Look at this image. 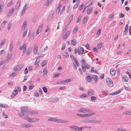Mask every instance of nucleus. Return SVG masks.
<instances>
[{
    "mask_svg": "<svg viewBox=\"0 0 131 131\" xmlns=\"http://www.w3.org/2000/svg\"><path fill=\"white\" fill-rule=\"evenodd\" d=\"M13 4V1L8 3L7 4L6 6L7 7H9L11 6Z\"/></svg>",
    "mask_w": 131,
    "mask_h": 131,
    "instance_id": "43",
    "label": "nucleus"
},
{
    "mask_svg": "<svg viewBox=\"0 0 131 131\" xmlns=\"http://www.w3.org/2000/svg\"><path fill=\"white\" fill-rule=\"evenodd\" d=\"M46 63L45 61H43L41 63V65L42 67H44L46 64Z\"/></svg>",
    "mask_w": 131,
    "mask_h": 131,
    "instance_id": "58",
    "label": "nucleus"
},
{
    "mask_svg": "<svg viewBox=\"0 0 131 131\" xmlns=\"http://www.w3.org/2000/svg\"><path fill=\"white\" fill-rule=\"evenodd\" d=\"M31 49L30 48H28L26 51V53L27 56L29 55L30 53Z\"/></svg>",
    "mask_w": 131,
    "mask_h": 131,
    "instance_id": "34",
    "label": "nucleus"
},
{
    "mask_svg": "<svg viewBox=\"0 0 131 131\" xmlns=\"http://www.w3.org/2000/svg\"><path fill=\"white\" fill-rule=\"evenodd\" d=\"M27 31L25 30V32H24L23 35L22 36L23 38H25V36H26L27 33Z\"/></svg>",
    "mask_w": 131,
    "mask_h": 131,
    "instance_id": "60",
    "label": "nucleus"
},
{
    "mask_svg": "<svg viewBox=\"0 0 131 131\" xmlns=\"http://www.w3.org/2000/svg\"><path fill=\"white\" fill-rule=\"evenodd\" d=\"M4 7V5H1L0 4V13L3 12L2 10Z\"/></svg>",
    "mask_w": 131,
    "mask_h": 131,
    "instance_id": "52",
    "label": "nucleus"
},
{
    "mask_svg": "<svg viewBox=\"0 0 131 131\" xmlns=\"http://www.w3.org/2000/svg\"><path fill=\"white\" fill-rule=\"evenodd\" d=\"M70 128L72 130H74L75 131H82V127H79L77 126H70Z\"/></svg>",
    "mask_w": 131,
    "mask_h": 131,
    "instance_id": "4",
    "label": "nucleus"
},
{
    "mask_svg": "<svg viewBox=\"0 0 131 131\" xmlns=\"http://www.w3.org/2000/svg\"><path fill=\"white\" fill-rule=\"evenodd\" d=\"M78 112L84 113H87L92 112V111H91V110L89 109H88L83 107L81 108L78 111Z\"/></svg>",
    "mask_w": 131,
    "mask_h": 131,
    "instance_id": "2",
    "label": "nucleus"
},
{
    "mask_svg": "<svg viewBox=\"0 0 131 131\" xmlns=\"http://www.w3.org/2000/svg\"><path fill=\"white\" fill-rule=\"evenodd\" d=\"M104 75L103 74L101 75L100 76V79H103L104 78Z\"/></svg>",
    "mask_w": 131,
    "mask_h": 131,
    "instance_id": "64",
    "label": "nucleus"
},
{
    "mask_svg": "<svg viewBox=\"0 0 131 131\" xmlns=\"http://www.w3.org/2000/svg\"><path fill=\"white\" fill-rule=\"evenodd\" d=\"M84 51V50L83 48L80 47L78 48L77 52L79 55H81L83 53Z\"/></svg>",
    "mask_w": 131,
    "mask_h": 131,
    "instance_id": "9",
    "label": "nucleus"
},
{
    "mask_svg": "<svg viewBox=\"0 0 131 131\" xmlns=\"http://www.w3.org/2000/svg\"><path fill=\"white\" fill-rule=\"evenodd\" d=\"M71 79H67L66 80H63L61 81V83H65L67 82H68L71 81Z\"/></svg>",
    "mask_w": 131,
    "mask_h": 131,
    "instance_id": "26",
    "label": "nucleus"
},
{
    "mask_svg": "<svg viewBox=\"0 0 131 131\" xmlns=\"http://www.w3.org/2000/svg\"><path fill=\"white\" fill-rule=\"evenodd\" d=\"M94 93V91L93 90H90L88 92V94L89 96H91Z\"/></svg>",
    "mask_w": 131,
    "mask_h": 131,
    "instance_id": "24",
    "label": "nucleus"
},
{
    "mask_svg": "<svg viewBox=\"0 0 131 131\" xmlns=\"http://www.w3.org/2000/svg\"><path fill=\"white\" fill-rule=\"evenodd\" d=\"M27 23L26 21H24L23 25L22 26V27L25 28V27L27 26Z\"/></svg>",
    "mask_w": 131,
    "mask_h": 131,
    "instance_id": "47",
    "label": "nucleus"
},
{
    "mask_svg": "<svg viewBox=\"0 0 131 131\" xmlns=\"http://www.w3.org/2000/svg\"><path fill=\"white\" fill-rule=\"evenodd\" d=\"M91 68V66L86 63L84 64V65H82V68L83 71L84 72H86V69H89Z\"/></svg>",
    "mask_w": 131,
    "mask_h": 131,
    "instance_id": "3",
    "label": "nucleus"
},
{
    "mask_svg": "<svg viewBox=\"0 0 131 131\" xmlns=\"http://www.w3.org/2000/svg\"><path fill=\"white\" fill-rule=\"evenodd\" d=\"M42 89L43 90V91L45 93H46L47 92V89L46 87H43V88H42Z\"/></svg>",
    "mask_w": 131,
    "mask_h": 131,
    "instance_id": "61",
    "label": "nucleus"
},
{
    "mask_svg": "<svg viewBox=\"0 0 131 131\" xmlns=\"http://www.w3.org/2000/svg\"><path fill=\"white\" fill-rule=\"evenodd\" d=\"M77 115L78 116H79L82 117H84V114H77Z\"/></svg>",
    "mask_w": 131,
    "mask_h": 131,
    "instance_id": "62",
    "label": "nucleus"
},
{
    "mask_svg": "<svg viewBox=\"0 0 131 131\" xmlns=\"http://www.w3.org/2000/svg\"><path fill=\"white\" fill-rule=\"evenodd\" d=\"M92 78L95 81H96L98 79V77L96 75H94L93 76Z\"/></svg>",
    "mask_w": 131,
    "mask_h": 131,
    "instance_id": "32",
    "label": "nucleus"
},
{
    "mask_svg": "<svg viewBox=\"0 0 131 131\" xmlns=\"http://www.w3.org/2000/svg\"><path fill=\"white\" fill-rule=\"evenodd\" d=\"M81 15L79 16L77 19V23H79V22L81 21Z\"/></svg>",
    "mask_w": 131,
    "mask_h": 131,
    "instance_id": "39",
    "label": "nucleus"
},
{
    "mask_svg": "<svg viewBox=\"0 0 131 131\" xmlns=\"http://www.w3.org/2000/svg\"><path fill=\"white\" fill-rule=\"evenodd\" d=\"M123 79L125 82H127L128 81V78L127 76L124 75L123 77Z\"/></svg>",
    "mask_w": 131,
    "mask_h": 131,
    "instance_id": "31",
    "label": "nucleus"
},
{
    "mask_svg": "<svg viewBox=\"0 0 131 131\" xmlns=\"http://www.w3.org/2000/svg\"><path fill=\"white\" fill-rule=\"evenodd\" d=\"M54 122L60 123H67L68 122V121L64 120L59 119L55 118Z\"/></svg>",
    "mask_w": 131,
    "mask_h": 131,
    "instance_id": "5",
    "label": "nucleus"
},
{
    "mask_svg": "<svg viewBox=\"0 0 131 131\" xmlns=\"http://www.w3.org/2000/svg\"><path fill=\"white\" fill-rule=\"evenodd\" d=\"M92 8H90L88 9L87 10V13L88 14H89L92 11Z\"/></svg>",
    "mask_w": 131,
    "mask_h": 131,
    "instance_id": "38",
    "label": "nucleus"
},
{
    "mask_svg": "<svg viewBox=\"0 0 131 131\" xmlns=\"http://www.w3.org/2000/svg\"><path fill=\"white\" fill-rule=\"evenodd\" d=\"M79 5V3L77 2L75 4L73 7V8L74 9H75L77 8Z\"/></svg>",
    "mask_w": 131,
    "mask_h": 131,
    "instance_id": "54",
    "label": "nucleus"
},
{
    "mask_svg": "<svg viewBox=\"0 0 131 131\" xmlns=\"http://www.w3.org/2000/svg\"><path fill=\"white\" fill-rule=\"evenodd\" d=\"M30 112L32 114H38V113L34 111H31Z\"/></svg>",
    "mask_w": 131,
    "mask_h": 131,
    "instance_id": "63",
    "label": "nucleus"
},
{
    "mask_svg": "<svg viewBox=\"0 0 131 131\" xmlns=\"http://www.w3.org/2000/svg\"><path fill=\"white\" fill-rule=\"evenodd\" d=\"M24 64H21L17 66L16 67L14 68V70L15 71H19L23 67Z\"/></svg>",
    "mask_w": 131,
    "mask_h": 131,
    "instance_id": "6",
    "label": "nucleus"
},
{
    "mask_svg": "<svg viewBox=\"0 0 131 131\" xmlns=\"http://www.w3.org/2000/svg\"><path fill=\"white\" fill-rule=\"evenodd\" d=\"M21 112H27L28 111V108L27 107H22L21 108Z\"/></svg>",
    "mask_w": 131,
    "mask_h": 131,
    "instance_id": "14",
    "label": "nucleus"
},
{
    "mask_svg": "<svg viewBox=\"0 0 131 131\" xmlns=\"http://www.w3.org/2000/svg\"><path fill=\"white\" fill-rule=\"evenodd\" d=\"M71 45L73 46H75L77 43V40L74 39L73 40H71Z\"/></svg>",
    "mask_w": 131,
    "mask_h": 131,
    "instance_id": "21",
    "label": "nucleus"
},
{
    "mask_svg": "<svg viewBox=\"0 0 131 131\" xmlns=\"http://www.w3.org/2000/svg\"><path fill=\"white\" fill-rule=\"evenodd\" d=\"M73 68L75 70H76L77 68V67H78L77 66V65H75V64L73 62Z\"/></svg>",
    "mask_w": 131,
    "mask_h": 131,
    "instance_id": "50",
    "label": "nucleus"
},
{
    "mask_svg": "<svg viewBox=\"0 0 131 131\" xmlns=\"http://www.w3.org/2000/svg\"><path fill=\"white\" fill-rule=\"evenodd\" d=\"M124 14L122 13H120L119 15V16L120 18H123L124 17Z\"/></svg>",
    "mask_w": 131,
    "mask_h": 131,
    "instance_id": "53",
    "label": "nucleus"
},
{
    "mask_svg": "<svg viewBox=\"0 0 131 131\" xmlns=\"http://www.w3.org/2000/svg\"><path fill=\"white\" fill-rule=\"evenodd\" d=\"M84 4H82L79 7V10H81L83 7L84 6Z\"/></svg>",
    "mask_w": 131,
    "mask_h": 131,
    "instance_id": "57",
    "label": "nucleus"
},
{
    "mask_svg": "<svg viewBox=\"0 0 131 131\" xmlns=\"http://www.w3.org/2000/svg\"><path fill=\"white\" fill-rule=\"evenodd\" d=\"M3 116L4 118H8V117L7 115L5 114L4 113V112H3Z\"/></svg>",
    "mask_w": 131,
    "mask_h": 131,
    "instance_id": "51",
    "label": "nucleus"
},
{
    "mask_svg": "<svg viewBox=\"0 0 131 131\" xmlns=\"http://www.w3.org/2000/svg\"><path fill=\"white\" fill-rule=\"evenodd\" d=\"M12 54L11 53L8 54H7L6 59L7 63H8L9 62L10 60L12 57Z\"/></svg>",
    "mask_w": 131,
    "mask_h": 131,
    "instance_id": "12",
    "label": "nucleus"
},
{
    "mask_svg": "<svg viewBox=\"0 0 131 131\" xmlns=\"http://www.w3.org/2000/svg\"><path fill=\"white\" fill-rule=\"evenodd\" d=\"M101 121H97L96 120L90 119V123H101Z\"/></svg>",
    "mask_w": 131,
    "mask_h": 131,
    "instance_id": "15",
    "label": "nucleus"
},
{
    "mask_svg": "<svg viewBox=\"0 0 131 131\" xmlns=\"http://www.w3.org/2000/svg\"><path fill=\"white\" fill-rule=\"evenodd\" d=\"M38 46L36 45L34 46L33 52L35 54H37Z\"/></svg>",
    "mask_w": 131,
    "mask_h": 131,
    "instance_id": "17",
    "label": "nucleus"
},
{
    "mask_svg": "<svg viewBox=\"0 0 131 131\" xmlns=\"http://www.w3.org/2000/svg\"><path fill=\"white\" fill-rule=\"evenodd\" d=\"M52 1V0H47L45 4V6H48L50 4Z\"/></svg>",
    "mask_w": 131,
    "mask_h": 131,
    "instance_id": "27",
    "label": "nucleus"
},
{
    "mask_svg": "<svg viewBox=\"0 0 131 131\" xmlns=\"http://www.w3.org/2000/svg\"><path fill=\"white\" fill-rule=\"evenodd\" d=\"M86 79L88 82H90L92 80V77L90 76H88L86 78Z\"/></svg>",
    "mask_w": 131,
    "mask_h": 131,
    "instance_id": "23",
    "label": "nucleus"
},
{
    "mask_svg": "<svg viewBox=\"0 0 131 131\" xmlns=\"http://www.w3.org/2000/svg\"><path fill=\"white\" fill-rule=\"evenodd\" d=\"M34 33H32L31 34V35L30 38V40H32L34 38Z\"/></svg>",
    "mask_w": 131,
    "mask_h": 131,
    "instance_id": "48",
    "label": "nucleus"
},
{
    "mask_svg": "<svg viewBox=\"0 0 131 131\" xmlns=\"http://www.w3.org/2000/svg\"><path fill=\"white\" fill-rule=\"evenodd\" d=\"M123 114L127 115H131V111H127L126 112L123 113Z\"/></svg>",
    "mask_w": 131,
    "mask_h": 131,
    "instance_id": "36",
    "label": "nucleus"
},
{
    "mask_svg": "<svg viewBox=\"0 0 131 131\" xmlns=\"http://www.w3.org/2000/svg\"><path fill=\"white\" fill-rule=\"evenodd\" d=\"M71 32L70 31H68L63 37V39L64 40H65L67 39L68 37V36L70 35Z\"/></svg>",
    "mask_w": 131,
    "mask_h": 131,
    "instance_id": "10",
    "label": "nucleus"
},
{
    "mask_svg": "<svg viewBox=\"0 0 131 131\" xmlns=\"http://www.w3.org/2000/svg\"><path fill=\"white\" fill-rule=\"evenodd\" d=\"M122 91V90H119L118 91H117L116 92H115L114 93H111L110 94H109V95H115L116 94H119Z\"/></svg>",
    "mask_w": 131,
    "mask_h": 131,
    "instance_id": "25",
    "label": "nucleus"
},
{
    "mask_svg": "<svg viewBox=\"0 0 131 131\" xmlns=\"http://www.w3.org/2000/svg\"><path fill=\"white\" fill-rule=\"evenodd\" d=\"M22 127L25 128L32 127L33 126L31 124H24L22 125Z\"/></svg>",
    "mask_w": 131,
    "mask_h": 131,
    "instance_id": "11",
    "label": "nucleus"
},
{
    "mask_svg": "<svg viewBox=\"0 0 131 131\" xmlns=\"http://www.w3.org/2000/svg\"><path fill=\"white\" fill-rule=\"evenodd\" d=\"M0 107H2V108H5L6 107H8L6 104H0Z\"/></svg>",
    "mask_w": 131,
    "mask_h": 131,
    "instance_id": "37",
    "label": "nucleus"
},
{
    "mask_svg": "<svg viewBox=\"0 0 131 131\" xmlns=\"http://www.w3.org/2000/svg\"><path fill=\"white\" fill-rule=\"evenodd\" d=\"M43 74L45 75V76L47 75V71L46 69H44L43 71Z\"/></svg>",
    "mask_w": 131,
    "mask_h": 131,
    "instance_id": "35",
    "label": "nucleus"
},
{
    "mask_svg": "<svg viewBox=\"0 0 131 131\" xmlns=\"http://www.w3.org/2000/svg\"><path fill=\"white\" fill-rule=\"evenodd\" d=\"M39 60L37 58L35 62V64L36 65H37L39 63Z\"/></svg>",
    "mask_w": 131,
    "mask_h": 131,
    "instance_id": "44",
    "label": "nucleus"
},
{
    "mask_svg": "<svg viewBox=\"0 0 131 131\" xmlns=\"http://www.w3.org/2000/svg\"><path fill=\"white\" fill-rule=\"evenodd\" d=\"M14 8H12L11 10H10L9 12L7 14V15L8 16H11L13 13L14 11Z\"/></svg>",
    "mask_w": 131,
    "mask_h": 131,
    "instance_id": "20",
    "label": "nucleus"
},
{
    "mask_svg": "<svg viewBox=\"0 0 131 131\" xmlns=\"http://www.w3.org/2000/svg\"><path fill=\"white\" fill-rule=\"evenodd\" d=\"M97 47L99 49H101L102 47V44L101 43H99L97 44Z\"/></svg>",
    "mask_w": 131,
    "mask_h": 131,
    "instance_id": "46",
    "label": "nucleus"
},
{
    "mask_svg": "<svg viewBox=\"0 0 131 131\" xmlns=\"http://www.w3.org/2000/svg\"><path fill=\"white\" fill-rule=\"evenodd\" d=\"M19 116L20 117L24 118H26L28 116L26 114L24 113V112H22V113L20 114Z\"/></svg>",
    "mask_w": 131,
    "mask_h": 131,
    "instance_id": "28",
    "label": "nucleus"
},
{
    "mask_svg": "<svg viewBox=\"0 0 131 131\" xmlns=\"http://www.w3.org/2000/svg\"><path fill=\"white\" fill-rule=\"evenodd\" d=\"M81 127L82 128V129H83L85 128H91V127L90 126H87L85 125V126H83V127Z\"/></svg>",
    "mask_w": 131,
    "mask_h": 131,
    "instance_id": "49",
    "label": "nucleus"
},
{
    "mask_svg": "<svg viewBox=\"0 0 131 131\" xmlns=\"http://www.w3.org/2000/svg\"><path fill=\"white\" fill-rule=\"evenodd\" d=\"M78 29V27H75L73 30V32L74 33H75L77 31Z\"/></svg>",
    "mask_w": 131,
    "mask_h": 131,
    "instance_id": "55",
    "label": "nucleus"
},
{
    "mask_svg": "<svg viewBox=\"0 0 131 131\" xmlns=\"http://www.w3.org/2000/svg\"><path fill=\"white\" fill-rule=\"evenodd\" d=\"M110 73L112 76L114 75L116 73V71L115 70L113 69H111L110 70Z\"/></svg>",
    "mask_w": 131,
    "mask_h": 131,
    "instance_id": "18",
    "label": "nucleus"
},
{
    "mask_svg": "<svg viewBox=\"0 0 131 131\" xmlns=\"http://www.w3.org/2000/svg\"><path fill=\"white\" fill-rule=\"evenodd\" d=\"M7 22V21L6 20H4L2 22V27H4L5 25V24Z\"/></svg>",
    "mask_w": 131,
    "mask_h": 131,
    "instance_id": "56",
    "label": "nucleus"
},
{
    "mask_svg": "<svg viewBox=\"0 0 131 131\" xmlns=\"http://www.w3.org/2000/svg\"><path fill=\"white\" fill-rule=\"evenodd\" d=\"M53 13H51L49 15V18H50V19H51L53 16Z\"/></svg>",
    "mask_w": 131,
    "mask_h": 131,
    "instance_id": "59",
    "label": "nucleus"
},
{
    "mask_svg": "<svg viewBox=\"0 0 131 131\" xmlns=\"http://www.w3.org/2000/svg\"><path fill=\"white\" fill-rule=\"evenodd\" d=\"M106 81L107 84L108 86L110 87H112L113 85V81L110 78H107L106 79Z\"/></svg>",
    "mask_w": 131,
    "mask_h": 131,
    "instance_id": "1",
    "label": "nucleus"
},
{
    "mask_svg": "<svg viewBox=\"0 0 131 131\" xmlns=\"http://www.w3.org/2000/svg\"><path fill=\"white\" fill-rule=\"evenodd\" d=\"M128 24H127L125 28V30L123 32V34L124 35H126L127 34L128 30Z\"/></svg>",
    "mask_w": 131,
    "mask_h": 131,
    "instance_id": "16",
    "label": "nucleus"
},
{
    "mask_svg": "<svg viewBox=\"0 0 131 131\" xmlns=\"http://www.w3.org/2000/svg\"><path fill=\"white\" fill-rule=\"evenodd\" d=\"M6 40L5 39L3 40L1 43H0V47L2 46L5 43Z\"/></svg>",
    "mask_w": 131,
    "mask_h": 131,
    "instance_id": "42",
    "label": "nucleus"
},
{
    "mask_svg": "<svg viewBox=\"0 0 131 131\" xmlns=\"http://www.w3.org/2000/svg\"><path fill=\"white\" fill-rule=\"evenodd\" d=\"M95 114V112H91L90 113L85 114H84V117H90L91 116L94 115Z\"/></svg>",
    "mask_w": 131,
    "mask_h": 131,
    "instance_id": "19",
    "label": "nucleus"
},
{
    "mask_svg": "<svg viewBox=\"0 0 131 131\" xmlns=\"http://www.w3.org/2000/svg\"><path fill=\"white\" fill-rule=\"evenodd\" d=\"M62 6L60 4H59L57 8L56 11L57 13H58V14L59 13L60 10V8Z\"/></svg>",
    "mask_w": 131,
    "mask_h": 131,
    "instance_id": "30",
    "label": "nucleus"
},
{
    "mask_svg": "<svg viewBox=\"0 0 131 131\" xmlns=\"http://www.w3.org/2000/svg\"><path fill=\"white\" fill-rule=\"evenodd\" d=\"M27 120L30 122L32 123L38 122L39 120V119L36 118H27Z\"/></svg>",
    "mask_w": 131,
    "mask_h": 131,
    "instance_id": "8",
    "label": "nucleus"
},
{
    "mask_svg": "<svg viewBox=\"0 0 131 131\" xmlns=\"http://www.w3.org/2000/svg\"><path fill=\"white\" fill-rule=\"evenodd\" d=\"M28 4H26L24 6L22 12L21 13V16H23L24 14L25 11L26 9L28 8Z\"/></svg>",
    "mask_w": 131,
    "mask_h": 131,
    "instance_id": "7",
    "label": "nucleus"
},
{
    "mask_svg": "<svg viewBox=\"0 0 131 131\" xmlns=\"http://www.w3.org/2000/svg\"><path fill=\"white\" fill-rule=\"evenodd\" d=\"M13 41H12L10 43L9 46L10 52H11L13 50Z\"/></svg>",
    "mask_w": 131,
    "mask_h": 131,
    "instance_id": "22",
    "label": "nucleus"
},
{
    "mask_svg": "<svg viewBox=\"0 0 131 131\" xmlns=\"http://www.w3.org/2000/svg\"><path fill=\"white\" fill-rule=\"evenodd\" d=\"M19 49L20 50H22L23 49H24V50H26V46L25 44H24L22 46L20 47L19 48Z\"/></svg>",
    "mask_w": 131,
    "mask_h": 131,
    "instance_id": "29",
    "label": "nucleus"
},
{
    "mask_svg": "<svg viewBox=\"0 0 131 131\" xmlns=\"http://www.w3.org/2000/svg\"><path fill=\"white\" fill-rule=\"evenodd\" d=\"M88 19V17L87 16L85 17L83 19V24H85L86 21Z\"/></svg>",
    "mask_w": 131,
    "mask_h": 131,
    "instance_id": "41",
    "label": "nucleus"
},
{
    "mask_svg": "<svg viewBox=\"0 0 131 131\" xmlns=\"http://www.w3.org/2000/svg\"><path fill=\"white\" fill-rule=\"evenodd\" d=\"M73 60L75 64L77 65V66H79V63L78 61L76 58H74Z\"/></svg>",
    "mask_w": 131,
    "mask_h": 131,
    "instance_id": "33",
    "label": "nucleus"
},
{
    "mask_svg": "<svg viewBox=\"0 0 131 131\" xmlns=\"http://www.w3.org/2000/svg\"><path fill=\"white\" fill-rule=\"evenodd\" d=\"M43 24H42L40 25L39 27L38 28L36 31V34L38 35L41 31L43 26Z\"/></svg>",
    "mask_w": 131,
    "mask_h": 131,
    "instance_id": "13",
    "label": "nucleus"
},
{
    "mask_svg": "<svg viewBox=\"0 0 131 131\" xmlns=\"http://www.w3.org/2000/svg\"><path fill=\"white\" fill-rule=\"evenodd\" d=\"M55 119V118L54 117L50 118L48 119V121H53L54 122Z\"/></svg>",
    "mask_w": 131,
    "mask_h": 131,
    "instance_id": "40",
    "label": "nucleus"
},
{
    "mask_svg": "<svg viewBox=\"0 0 131 131\" xmlns=\"http://www.w3.org/2000/svg\"><path fill=\"white\" fill-rule=\"evenodd\" d=\"M73 15H71L70 17L69 18V24H70L71 21H72V19H73Z\"/></svg>",
    "mask_w": 131,
    "mask_h": 131,
    "instance_id": "45",
    "label": "nucleus"
}]
</instances>
